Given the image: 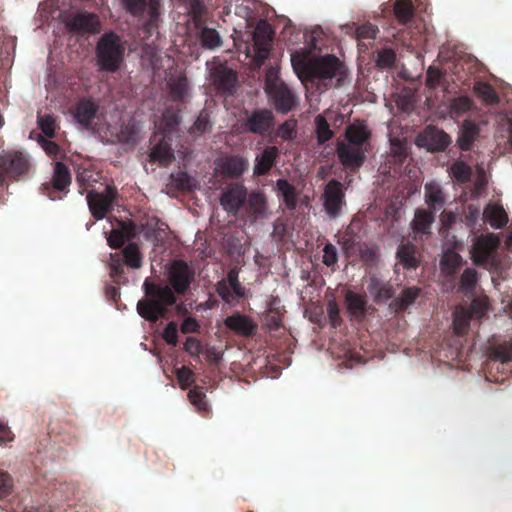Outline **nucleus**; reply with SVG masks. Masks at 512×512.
Masks as SVG:
<instances>
[{
	"mask_svg": "<svg viewBox=\"0 0 512 512\" xmlns=\"http://www.w3.org/2000/svg\"><path fill=\"white\" fill-rule=\"evenodd\" d=\"M168 285L145 280V297L137 302V313L146 321L156 323L164 318L168 308L177 303V295H185L195 279L194 269L184 260H173L168 268Z\"/></svg>",
	"mask_w": 512,
	"mask_h": 512,
	"instance_id": "obj_1",
	"label": "nucleus"
},
{
	"mask_svg": "<svg viewBox=\"0 0 512 512\" xmlns=\"http://www.w3.org/2000/svg\"><path fill=\"white\" fill-rule=\"evenodd\" d=\"M71 184V174L62 162H56L52 179L41 186V193L50 200H61L68 192Z\"/></svg>",
	"mask_w": 512,
	"mask_h": 512,
	"instance_id": "obj_7",
	"label": "nucleus"
},
{
	"mask_svg": "<svg viewBox=\"0 0 512 512\" xmlns=\"http://www.w3.org/2000/svg\"><path fill=\"white\" fill-rule=\"evenodd\" d=\"M378 27L367 22L356 28V38L361 39H375L378 33Z\"/></svg>",
	"mask_w": 512,
	"mask_h": 512,
	"instance_id": "obj_54",
	"label": "nucleus"
},
{
	"mask_svg": "<svg viewBox=\"0 0 512 512\" xmlns=\"http://www.w3.org/2000/svg\"><path fill=\"white\" fill-rule=\"evenodd\" d=\"M473 101L467 96L454 98L450 104V115L453 118L461 117L464 113L471 110Z\"/></svg>",
	"mask_w": 512,
	"mask_h": 512,
	"instance_id": "obj_44",
	"label": "nucleus"
},
{
	"mask_svg": "<svg viewBox=\"0 0 512 512\" xmlns=\"http://www.w3.org/2000/svg\"><path fill=\"white\" fill-rule=\"evenodd\" d=\"M484 218L494 229H501L508 222L506 211L499 205H489L484 211Z\"/></svg>",
	"mask_w": 512,
	"mask_h": 512,
	"instance_id": "obj_32",
	"label": "nucleus"
},
{
	"mask_svg": "<svg viewBox=\"0 0 512 512\" xmlns=\"http://www.w3.org/2000/svg\"><path fill=\"white\" fill-rule=\"evenodd\" d=\"M246 200V187L241 183H232L221 194L220 204L225 211L236 216Z\"/></svg>",
	"mask_w": 512,
	"mask_h": 512,
	"instance_id": "obj_15",
	"label": "nucleus"
},
{
	"mask_svg": "<svg viewBox=\"0 0 512 512\" xmlns=\"http://www.w3.org/2000/svg\"><path fill=\"white\" fill-rule=\"evenodd\" d=\"M162 338L169 345L176 346L178 344V326L176 322L171 321L166 325Z\"/></svg>",
	"mask_w": 512,
	"mask_h": 512,
	"instance_id": "obj_55",
	"label": "nucleus"
},
{
	"mask_svg": "<svg viewBox=\"0 0 512 512\" xmlns=\"http://www.w3.org/2000/svg\"><path fill=\"white\" fill-rule=\"evenodd\" d=\"M118 197L115 186L107 185L104 192L91 190L87 193L86 200L90 213L96 220L104 219L113 209V204Z\"/></svg>",
	"mask_w": 512,
	"mask_h": 512,
	"instance_id": "obj_9",
	"label": "nucleus"
},
{
	"mask_svg": "<svg viewBox=\"0 0 512 512\" xmlns=\"http://www.w3.org/2000/svg\"><path fill=\"white\" fill-rule=\"evenodd\" d=\"M125 264L132 269H139L142 267L143 256L140 252L139 246L136 243H129L122 251L121 254Z\"/></svg>",
	"mask_w": 512,
	"mask_h": 512,
	"instance_id": "obj_35",
	"label": "nucleus"
},
{
	"mask_svg": "<svg viewBox=\"0 0 512 512\" xmlns=\"http://www.w3.org/2000/svg\"><path fill=\"white\" fill-rule=\"evenodd\" d=\"M296 122L293 120H286L278 126L276 135L283 140H292L295 137Z\"/></svg>",
	"mask_w": 512,
	"mask_h": 512,
	"instance_id": "obj_52",
	"label": "nucleus"
},
{
	"mask_svg": "<svg viewBox=\"0 0 512 512\" xmlns=\"http://www.w3.org/2000/svg\"><path fill=\"white\" fill-rule=\"evenodd\" d=\"M499 244L500 241L494 234L475 237L471 248V257L474 264L478 266L486 265Z\"/></svg>",
	"mask_w": 512,
	"mask_h": 512,
	"instance_id": "obj_12",
	"label": "nucleus"
},
{
	"mask_svg": "<svg viewBox=\"0 0 512 512\" xmlns=\"http://www.w3.org/2000/svg\"><path fill=\"white\" fill-rule=\"evenodd\" d=\"M284 313L282 311H266L264 315V325L269 330H278L282 326V320L284 317Z\"/></svg>",
	"mask_w": 512,
	"mask_h": 512,
	"instance_id": "obj_49",
	"label": "nucleus"
},
{
	"mask_svg": "<svg viewBox=\"0 0 512 512\" xmlns=\"http://www.w3.org/2000/svg\"><path fill=\"white\" fill-rule=\"evenodd\" d=\"M125 242L126 239L124 238L120 228L112 229L107 237V243L112 249L121 248Z\"/></svg>",
	"mask_w": 512,
	"mask_h": 512,
	"instance_id": "obj_64",
	"label": "nucleus"
},
{
	"mask_svg": "<svg viewBox=\"0 0 512 512\" xmlns=\"http://www.w3.org/2000/svg\"><path fill=\"white\" fill-rule=\"evenodd\" d=\"M265 90L277 112L287 114L297 106L296 94L284 82L267 78Z\"/></svg>",
	"mask_w": 512,
	"mask_h": 512,
	"instance_id": "obj_6",
	"label": "nucleus"
},
{
	"mask_svg": "<svg viewBox=\"0 0 512 512\" xmlns=\"http://www.w3.org/2000/svg\"><path fill=\"white\" fill-rule=\"evenodd\" d=\"M184 350L192 358H199L203 351L202 344L199 339L189 336L184 343Z\"/></svg>",
	"mask_w": 512,
	"mask_h": 512,
	"instance_id": "obj_59",
	"label": "nucleus"
},
{
	"mask_svg": "<svg viewBox=\"0 0 512 512\" xmlns=\"http://www.w3.org/2000/svg\"><path fill=\"white\" fill-rule=\"evenodd\" d=\"M425 202L432 209L437 212L444 204L445 197L440 185L436 182H429L425 184Z\"/></svg>",
	"mask_w": 512,
	"mask_h": 512,
	"instance_id": "obj_29",
	"label": "nucleus"
},
{
	"mask_svg": "<svg viewBox=\"0 0 512 512\" xmlns=\"http://www.w3.org/2000/svg\"><path fill=\"white\" fill-rule=\"evenodd\" d=\"M473 90L479 98L488 104H495L499 101V97L494 88L486 82H476Z\"/></svg>",
	"mask_w": 512,
	"mask_h": 512,
	"instance_id": "obj_41",
	"label": "nucleus"
},
{
	"mask_svg": "<svg viewBox=\"0 0 512 512\" xmlns=\"http://www.w3.org/2000/svg\"><path fill=\"white\" fill-rule=\"evenodd\" d=\"M13 491V479L5 471H0V499L8 497Z\"/></svg>",
	"mask_w": 512,
	"mask_h": 512,
	"instance_id": "obj_62",
	"label": "nucleus"
},
{
	"mask_svg": "<svg viewBox=\"0 0 512 512\" xmlns=\"http://www.w3.org/2000/svg\"><path fill=\"white\" fill-rule=\"evenodd\" d=\"M479 135V125L472 120H464L458 132L457 146L461 151H471Z\"/></svg>",
	"mask_w": 512,
	"mask_h": 512,
	"instance_id": "obj_20",
	"label": "nucleus"
},
{
	"mask_svg": "<svg viewBox=\"0 0 512 512\" xmlns=\"http://www.w3.org/2000/svg\"><path fill=\"white\" fill-rule=\"evenodd\" d=\"M486 308L487 305L483 300L479 298L473 299L467 310L468 318H482L486 313Z\"/></svg>",
	"mask_w": 512,
	"mask_h": 512,
	"instance_id": "obj_56",
	"label": "nucleus"
},
{
	"mask_svg": "<svg viewBox=\"0 0 512 512\" xmlns=\"http://www.w3.org/2000/svg\"><path fill=\"white\" fill-rule=\"evenodd\" d=\"M434 211H427L424 209H418L415 212L414 219L412 221V228L415 234L419 235H430V227L434 222Z\"/></svg>",
	"mask_w": 512,
	"mask_h": 512,
	"instance_id": "obj_27",
	"label": "nucleus"
},
{
	"mask_svg": "<svg viewBox=\"0 0 512 512\" xmlns=\"http://www.w3.org/2000/svg\"><path fill=\"white\" fill-rule=\"evenodd\" d=\"M172 184L180 190H190L193 179L186 172H178L171 175Z\"/></svg>",
	"mask_w": 512,
	"mask_h": 512,
	"instance_id": "obj_53",
	"label": "nucleus"
},
{
	"mask_svg": "<svg viewBox=\"0 0 512 512\" xmlns=\"http://www.w3.org/2000/svg\"><path fill=\"white\" fill-rule=\"evenodd\" d=\"M216 292L228 304H232L235 299L246 297V289L241 285L236 269H230L226 279L216 284Z\"/></svg>",
	"mask_w": 512,
	"mask_h": 512,
	"instance_id": "obj_13",
	"label": "nucleus"
},
{
	"mask_svg": "<svg viewBox=\"0 0 512 512\" xmlns=\"http://www.w3.org/2000/svg\"><path fill=\"white\" fill-rule=\"evenodd\" d=\"M322 262L327 267H334L338 263V250L333 244H325L323 248Z\"/></svg>",
	"mask_w": 512,
	"mask_h": 512,
	"instance_id": "obj_50",
	"label": "nucleus"
},
{
	"mask_svg": "<svg viewBox=\"0 0 512 512\" xmlns=\"http://www.w3.org/2000/svg\"><path fill=\"white\" fill-rule=\"evenodd\" d=\"M201 45L205 49L213 50L222 45V39L219 32L214 28L204 27L199 33Z\"/></svg>",
	"mask_w": 512,
	"mask_h": 512,
	"instance_id": "obj_39",
	"label": "nucleus"
},
{
	"mask_svg": "<svg viewBox=\"0 0 512 512\" xmlns=\"http://www.w3.org/2000/svg\"><path fill=\"white\" fill-rule=\"evenodd\" d=\"M478 283V273L473 268H466L460 276L458 292L472 296Z\"/></svg>",
	"mask_w": 512,
	"mask_h": 512,
	"instance_id": "obj_33",
	"label": "nucleus"
},
{
	"mask_svg": "<svg viewBox=\"0 0 512 512\" xmlns=\"http://www.w3.org/2000/svg\"><path fill=\"white\" fill-rule=\"evenodd\" d=\"M69 31L77 34H95L100 30L98 16L94 13L79 12L70 15L66 20Z\"/></svg>",
	"mask_w": 512,
	"mask_h": 512,
	"instance_id": "obj_17",
	"label": "nucleus"
},
{
	"mask_svg": "<svg viewBox=\"0 0 512 512\" xmlns=\"http://www.w3.org/2000/svg\"><path fill=\"white\" fill-rule=\"evenodd\" d=\"M248 207L252 215L256 218H263L266 216V197L263 193L253 192L248 197Z\"/></svg>",
	"mask_w": 512,
	"mask_h": 512,
	"instance_id": "obj_38",
	"label": "nucleus"
},
{
	"mask_svg": "<svg viewBox=\"0 0 512 512\" xmlns=\"http://www.w3.org/2000/svg\"><path fill=\"white\" fill-rule=\"evenodd\" d=\"M149 158L151 162H157L161 166H168L174 159V155L169 144L161 140L151 149Z\"/></svg>",
	"mask_w": 512,
	"mask_h": 512,
	"instance_id": "obj_31",
	"label": "nucleus"
},
{
	"mask_svg": "<svg viewBox=\"0 0 512 512\" xmlns=\"http://www.w3.org/2000/svg\"><path fill=\"white\" fill-rule=\"evenodd\" d=\"M449 176L457 184L462 185L471 181L472 168L461 159L454 161L448 168Z\"/></svg>",
	"mask_w": 512,
	"mask_h": 512,
	"instance_id": "obj_30",
	"label": "nucleus"
},
{
	"mask_svg": "<svg viewBox=\"0 0 512 512\" xmlns=\"http://www.w3.org/2000/svg\"><path fill=\"white\" fill-rule=\"evenodd\" d=\"M210 113L208 110L203 109L199 113L194 124L190 128V133L194 135H202L211 130Z\"/></svg>",
	"mask_w": 512,
	"mask_h": 512,
	"instance_id": "obj_45",
	"label": "nucleus"
},
{
	"mask_svg": "<svg viewBox=\"0 0 512 512\" xmlns=\"http://www.w3.org/2000/svg\"><path fill=\"white\" fill-rule=\"evenodd\" d=\"M394 15L401 24L410 22L414 15V7L411 0H397L394 3Z\"/></svg>",
	"mask_w": 512,
	"mask_h": 512,
	"instance_id": "obj_40",
	"label": "nucleus"
},
{
	"mask_svg": "<svg viewBox=\"0 0 512 512\" xmlns=\"http://www.w3.org/2000/svg\"><path fill=\"white\" fill-rule=\"evenodd\" d=\"M327 315H328L330 324L334 328H337L338 326H340L342 319L340 316V309L335 300H330L327 303Z\"/></svg>",
	"mask_w": 512,
	"mask_h": 512,
	"instance_id": "obj_63",
	"label": "nucleus"
},
{
	"mask_svg": "<svg viewBox=\"0 0 512 512\" xmlns=\"http://www.w3.org/2000/svg\"><path fill=\"white\" fill-rule=\"evenodd\" d=\"M366 148L356 147L343 141L337 143L336 153L340 163L351 172H356L364 164Z\"/></svg>",
	"mask_w": 512,
	"mask_h": 512,
	"instance_id": "obj_14",
	"label": "nucleus"
},
{
	"mask_svg": "<svg viewBox=\"0 0 512 512\" xmlns=\"http://www.w3.org/2000/svg\"><path fill=\"white\" fill-rule=\"evenodd\" d=\"M247 167V160L239 155L226 157L220 164V168L223 174L232 179H236L242 176Z\"/></svg>",
	"mask_w": 512,
	"mask_h": 512,
	"instance_id": "obj_26",
	"label": "nucleus"
},
{
	"mask_svg": "<svg viewBox=\"0 0 512 512\" xmlns=\"http://www.w3.org/2000/svg\"><path fill=\"white\" fill-rule=\"evenodd\" d=\"M126 43L113 31L105 32L96 44V64L101 72L120 70L125 57Z\"/></svg>",
	"mask_w": 512,
	"mask_h": 512,
	"instance_id": "obj_3",
	"label": "nucleus"
},
{
	"mask_svg": "<svg viewBox=\"0 0 512 512\" xmlns=\"http://www.w3.org/2000/svg\"><path fill=\"white\" fill-rule=\"evenodd\" d=\"M345 302L349 312L355 316H364L366 313L367 300L365 296L348 291L345 295Z\"/></svg>",
	"mask_w": 512,
	"mask_h": 512,
	"instance_id": "obj_34",
	"label": "nucleus"
},
{
	"mask_svg": "<svg viewBox=\"0 0 512 512\" xmlns=\"http://www.w3.org/2000/svg\"><path fill=\"white\" fill-rule=\"evenodd\" d=\"M276 126V118L271 109L256 108L251 111L245 110L241 120L243 132L255 134L261 137L270 136Z\"/></svg>",
	"mask_w": 512,
	"mask_h": 512,
	"instance_id": "obj_5",
	"label": "nucleus"
},
{
	"mask_svg": "<svg viewBox=\"0 0 512 512\" xmlns=\"http://www.w3.org/2000/svg\"><path fill=\"white\" fill-rule=\"evenodd\" d=\"M32 164L29 157L20 152L12 151L0 156V187L6 181H24L29 177Z\"/></svg>",
	"mask_w": 512,
	"mask_h": 512,
	"instance_id": "obj_4",
	"label": "nucleus"
},
{
	"mask_svg": "<svg viewBox=\"0 0 512 512\" xmlns=\"http://www.w3.org/2000/svg\"><path fill=\"white\" fill-rule=\"evenodd\" d=\"M170 93L174 100H182L187 94L188 83L186 77H177L169 82Z\"/></svg>",
	"mask_w": 512,
	"mask_h": 512,
	"instance_id": "obj_48",
	"label": "nucleus"
},
{
	"mask_svg": "<svg viewBox=\"0 0 512 512\" xmlns=\"http://www.w3.org/2000/svg\"><path fill=\"white\" fill-rule=\"evenodd\" d=\"M276 190L283 197V201L289 210H295L298 204V192L296 187L286 179L276 181Z\"/></svg>",
	"mask_w": 512,
	"mask_h": 512,
	"instance_id": "obj_28",
	"label": "nucleus"
},
{
	"mask_svg": "<svg viewBox=\"0 0 512 512\" xmlns=\"http://www.w3.org/2000/svg\"><path fill=\"white\" fill-rule=\"evenodd\" d=\"M420 294L419 287H406L391 301L389 308L396 313L403 312L416 301Z\"/></svg>",
	"mask_w": 512,
	"mask_h": 512,
	"instance_id": "obj_25",
	"label": "nucleus"
},
{
	"mask_svg": "<svg viewBox=\"0 0 512 512\" xmlns=\"http://www.w3.org/2000/svg\"><path fill=\"white\" fill-rule=\"evenodd\" d=\"M39 128L42 133L48 137L53 138L55 135V120L51 115H44L38 119Z\"/></svg>",
	"mask_w": 512,
	"mask_h": 512,
	"instance_id": "obj_58",
	"label": "nucleus"
},
{
	"mask_svg": "<svg viewBox=\"0 0 512 512\" xmlns=\"http://www.w3.org/2000/svg\"><path fill=\"white\" fill-rule=\"evenodd\" d=\"M176 377L183 389L190 387L194 383V373L186 366L176 370Z\"/></svg>",
	"mask_w": 512,
	"mask_h": 512,
	"instance_id": "obj_57",
	"label": "nucleus"
},
{
	"mask_svg": "<svg viewBox=\"0 0 512 512\" xmlns=\"http://www.w3.org/2000/svg\"><path fill=\"white\" fill-rule=\"evenodd\" d=\"M451 143L449 134L432 125L425 127L416 138V145L431 153L444 152Z\"/></svg>",
	"mask_w": 512,
	"mask_h": 512,
	"instance_id": "obj_10",
	"label": "nucleus"
},
{
	"mask_svg": "<svg viewBox=\"0 0 512 512\" xmlns=\"http://www.w3.org/2000/svg\"><path fill=\"white\" fill-rule=\"evenodd\" d=\"M274 31L267 20L261 19L253 32L254 62L261 66L268 59L273 43Z\"/></svg>",
	"mask_w": 512,
	"mask_h": 512,
	"instance_id": "obj_8",
	"label": "nucleus"
},
{
	"mask_svg": "<svg viewBox=\"0 0 512 512\" xmlns=\"http://www.w3.org/2000/svg\"><path fill=\"white\" fill-rule=\"evenodd\" d=\"M441 270L448 276L454 277L462 266V257L458 253L445 255L441 262Z\"/></svg>",
	"mask_w": 512,
	"mask_h": 512,
	"instance_id": "obj_42",
	"label": "nucleus"
},
{
	"mask_svg": "<svg viewBox=\"0 0 512 512\" xmlns=\"http://www.w3.org/2000/svg\"><path fill=\"white\" fill-rule=\"evenodd\" d=\"M321 114L330 126L335 129L340 128L345 123V116L338 111L327 109Z\"/></svg>",
	"mask_w": 512,
	"mask_h": 512,
	"instance_id": "obj_61",
	"label": "nucleus"
},
{
	"mask_svg": "<svg viewBox=\"0 0 512 512\" xmlns=\"http://www.w3.org/2000/svg\"><path fill=\"white\" fill-rule=\"evenodd\" d=\"M323 206L330 218H337L345 203L344 186L341 182L332 179L326 185L322 195Z\"/></svg>",
	"mask_w": 512,
	"mask_h": 512,
	"instance_id": "obj_11",
	"label": "nucleus"
},
{
	"mask_svg": "<svg viewBox=\"0 0 512 512\" xmlns=\"http://www.w3.org/2000/svg\"><path fill=\"white\" fill-rule=\"evenodd\" d=\"M370 137L371 133L363 122L349 124L345 130V143L356 147L366 148Z\"/></svg>",
	"mask_w": 512,
	"mask_h": 512,
	"instance_id": "obj_21",
	"label": "nucleus"
},
{
	"mask_svg": "<svg viewBox=\"0 0 512 512\" xmlns=\"http://www.w3.org/2000/svg\"><path fill=\"white\" fill-rule=\"evenodd\" d=\"M124 260L121 253H114L110 255V275L111 277H121L124 274Z\"/></svg>",
	"mask_w": 512,
	"mask_h": 512,
	"instance_id": "obj_51",
	"label": "nucleus"
},
{
	"mask_svg": "<svg viewBox=\"0 0 512 512\" xmlns=\"http://www.w3.org/2000/svg\"><path fill=\"white\" fill-rule=\"evenodd\" d=\"M396 62V53L392 48H383L376 52L375 65L379 69H390Z\"/></svg>",
	"mask_w": 512,
	"mask_h": 512,
	"instance_id": "obj_43",
	"label": "nucleus"
},
{
	"mask_svg": "<svg viewBox=\"0 0 512 512\" xmlns=\"http://www.w3.org/2000/svg\"><path fill=\"white\" fill-rule=\"evenodd\" d=\"M396 258L399 264L406 270H415L420 265L417 257V248L411 242L402 243L398 246Z\"/></svg>",
	"mask_w": 512,
	"mask_h": 512,
	"instance_id": "obj_24",
	"label": "nucleus"
},
{
	"mask_svg": "<svg viewBox=\"0 0 512 512\" xmlns=\"http://www.w3.org/2000/svg\"><path fill=\"white\" fill-rule=\"evenodd\" d=\"M188 399L190 403L195 406L199 411H208V403L206 401V394L203 388L195 386L188 392Z\"/></svg>",
	"mask_w": 512,
	"mask_h": 512,
	"instance_id": "obj_47",
	"label": "nucleus"
},
{
	"mask_svg": "<svg viewBox=\"0 0 512 512\" xmlns=\"http://www.w3.org/2000/svg\"><path fill=\"white\" fill-rule=\"evenodd\" d=\"M294 72L302 82H311L325 89L339 87L346 76V69L332 54L309 58L305 53L291 54Z\"/></svg>",
	"mask_w": 512,
	"mask_h": 512,
	"instance_id": "obj_2",
	"label": "nucleus"
},
{
	"mask_svg": "<svg viewBox=\"0 0 512 512\" xmlns=\"http://www.w3.org/2000/svg\"><path fill=\"white\" fill-rule=\"evenodd\" d=\"M337 237V243L341 246L347 258L354 256L362 245L358 237L352 235L349 231H346L344 235Z\"/></svg>",
	"mask_w": 512,
	"mask_h": 512,
	"instance_id": "obj_37",
	"label": "nucleus"
},
{
	"mask_svg": "<svg viewBox=\"0 0 512 512\" xmlns=\"http://www.w3.org/2000/svg\"><path fill=\"white\" fill-rule=\"evenodd\" d=\"M211 81L218 93L232 95L238 81V75L234 70L220 65L212 70Z\"/></svg>",
	"mask_w": 512,
	"mask_h": 512,
	"instance_id": "obj_18",
	"label": "nucleus"
},
{
	"mask_svg": "<svg viewBox=\"0 0 512 512\" xmlns=\"http://www.w3.org/2000/svg\"><path fill=\"white\" fill-rule=\"evenodd\" d=\"M314 124L316 138L319 145H323L334 138L335 133L331 129L330 124L326 121L325 117L322 116V114H318L315 117Z\"/></svg>",
	"mask_w": 512,
	"mask_h": 512,
	"instance_id": "obj_36",
	"label": "nucleus"
},
{
	"mask_svg": "<svg viewBox=\"0 0 512 512\" xmlns=\"http://www.w3.org/2000/svg\"><path fill=\"white\" fill-rule=\"evenodd\" d=\"M491 360L499 361L502 364L508 363L512 360V344L510 342H503L495 346L490 354Z\"/></svg>",
	"mask_w": 512,
	"mask_h": 512,
	"instance_id": "obj_46",
	"label": "nucleus"
},
{
	"mask_svg": "<svg viewBox=\"0 0 512 512\" xmlns=\"http://www.w3.org/2000/svg\"><path fill=\"white\" fill-rule=\"evenodd\" d=\"M99 106L91 99L80 100L74 111V118L85 128H89L98 112Z\"/></svg>",
	"mask_w": 512,
	"mask_h": 512,
	"instance_id": "obj_22",
	"label": "nucleus"
},
{
	"mask_svg": "<svg viewBox=\"0 0 512 512\" xmlns=\"http://www.w3.org/2000/svg\"><path fill=\"white\" fill-rule=\"evenodd\" d=\"M224 325L235 335L243 338H252L258 331V324L250 316L238 311L226 317Z\"/></svg>",
	"mask_w": 512,
	"mask_h": 512,
	"instance_id": "obj_16",
	"label": "nucleus"
},
{
	"mask_svg": "<svg viewBox=\"0 0 512 512\" xmlns=\"http://www.w3.org/2000/svg\"><path fill=\"white\" fill-rule=\"evenodd\" d=\"M443 74L441 70L435 66H430L426 72V86L435 89L440 85Z\"/></svg>",
	"mask_w": 512,
	"mask_h": 512,
	"instance_id": "obj_60",
	"label": "nucleus"
},
{
	"mask_svg": "<svg viewBox=\"0 0 512 512\" xmlns=\"http://www.w3.org/2000/svg\"><path fill=\"white\" fill-rule=\"evenodd\" d=\"M367 289L376 303L385 302L394 295L392 284L383 281L377 276L370 277Z\"/></svg>",
	"mask_w": 512,
	"mask_h": 512,
	"instance_id": "obj_23",
	"label": "nucleus"
},
{
	"mask_svg": "<svg viewBox=\"0 0 512 512\" xmlns=\"http://www.w3.org/2000/svg\"><path fill=\"white\" fill-rule=\"evenodd\" d=\"M280 150L276 146H266L260 154H257L254 161V176L267 175L276 163Z\"/></svg>",
	"mask_w": 512,
	"mask_h": 512,
	"instance_id": "obj_19",
	"label": "nucleus"
}]
</instances>
